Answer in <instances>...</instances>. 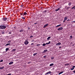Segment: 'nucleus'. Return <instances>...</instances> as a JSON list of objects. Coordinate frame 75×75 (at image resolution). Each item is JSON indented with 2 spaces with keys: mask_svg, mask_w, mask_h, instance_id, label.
<instances>
[{
  "mask_svg": "<svg viewBox=\"0 0 75 75\" xmlns=\"http://www.w3.org/2000/svg\"><path fill=\"white\" fill-rule=\"evenodd\" d=\"M6 26L4 25H0V29H1V30L6 29Z\"/></svg>",
  "mask_w": 75,
  "mask_h": 75,
  "instance_id": "nucleus-1",
  "label": "nucleus"
},
{
  "mask_svg": "<svg viewBox=\"0 0 75 75\" xmlns=\"http://www.w3.org/2000/svg\"><path fill=\"white\" fill-rule=\"evenodd\" d=\"M2 20L4 21H6V20H7V18L6 17H4L3 18Z\"/></svg>",
  "mask_w": 75,
  "mask_h": 75,
  "instance_id": "nucleus-2",
  "label": "nucleus"
},
{
  "mask_svg": "<svg viewBox=\"0 0 75 75\" xmlns=\"http://www.w3.org/2000/svg\"><path fill=\"white\" fill-rule=\"evenodd\" d=\"M63 29L62 27H60L57 29L58 31H60V30H62Z\"/></svg>",
  "mask_w": 75,
  "mask_h": 75,
  "instance_id": "nucleus-3",
  "label": "nucleus"
},
{
  "mask_svg": "<svg viewBox=\"0 0 75 75\" xmlns=\"http://www.w3.org/2000/svg\"><path fill=\"white\" fill-rule=\"evenodd\" d=\"M28 43H29V42H28V41L25 42H24V44H25V45H27Z\"/></svg>",
  "mask_w": 75,
  "mask_h": 75,
  "instance_id": "nucleus-4",
  "label": "nucleus"
},
{
  "mask_svg": "<svg viewBox=\"0 0 75 75\" xmlns=\"http://www.w3.org/2000/svg\"><path fill=\"white\" fill-rule=\"evenodd\" d=\"M48 25V24H46L44 25L43 27V28H45V27H47Z\"/></svg>",
  "mask_w": 75,
  "mask_h": 75,
  "instance_id": "nucleus-5",
  "label": "nucleus"
},
{
  "mask_svg": "<svg viewBox=\"0 0 75 75\" xmlns=\"http://www.w3.org/2000/svg\"><path fill=\"white\" fill-rule=\"evenodd\" d=\"M51 71H49V72H47V73H46L45 74V75H47V74H51Z\"/></svg>",
  "mask_w": 75,
  "mask_h": 75,
  "instance_id": "nucleus-6",
  "label": "nucleus"
},
{
  "mask_svg": "<svg viewBox=\"0 0 75 75\" xmlns=\"http://www.w3.org/2000/svg\"><path fill=\"white\" fill-rule=\"evenodd\" d=\"M27 13H26V12H24L23 16H27Z\"/></svg>",
  "mask_w": 75,
  "mask_h": 75,
  "instance_id": "nucleus-7",
  "label": "nucleus"
},
{
  "mask_svg": "<svg viewBox=\"0 0 75 75\" xmlns=\"http://www.w3.org/2000/svg\"><path fill=\"white\" fill-rule=\"evenodd\" d=\"M47 51H48V50H45L43 51L42 53H45V52H46Z\"/></svg>",
  "mask_w": 75,
  "mask_h": 75,
  "instance_id": "nucleus-8",
  "label": "nucleus"
},
{
  "mask_svg": "<svg viewBox=\"0 0 75 75\" xmlns=\"http://www.w3.org/2000/svg\"><path fill=\"white\" fill-rule=\"evenodd\" d=\"M60 9V8H58L57 9H55V11H58V10H59Z\"/></svg>",
  "mask_w": 75,
  "mask_h": 75,
  "instance_id": "nucleus-9",
  "label": "nucleus"
},
{
  "mask_svg": "<svg viewBox=\"0 0 75 75\" xmlns=\"http://www.w3.org/2000/svg\"><path fill=\"white\" fill-rule=\"evenodd\" d=\"M23 13L24 12H22L21 13H20V14H21V16H23Z\"/></svg>",
  "mask_w": 75,
  "mask_h": 75,
  "instance_id": "nucleus-10",
  "label": "nucleus"
},
{
  "mask_svg": "<svg viewBox=\"0 0 75 75\" xmlns=\"http://www.w3.org/2000/svg\"><path fill=\"white\" fill-rule=\"evenodd\" d=\"M72 4V2H69V6H71Z\"/></svg>",
  "mask_w": 75,
  "mask_h": 75,
  "instance_id": "nucleus-11",
  "label": "nucleus"
},
{
  "mask_svg": "<svg viewBox=\"0 0 75 75\" xmlns=\"http://www.w3.org/2000/svg\"><path fill=\"white\" fill-rule=\"evenodd\" d=\"M16 50V49H13L11 51H12V52H14V51H15Z\"/></svg>",
  "mask_w": 75,
  "mask_h": 75,
  "instance_id": "nucleus-12",
  "label": "nucleus"
},
{
  "mask_svg": "<svg viewBox=\"0 0 75 75\" xmlns=\"http://www.w3.org/2000/svg\"><path fill=\"white\" fill-rule=\"evenodd\" d=\"M23 31H24V30H23L21 29L19 31V32H20V33H21V32H22V33H23Z\"/></svg>",
  "mask_w": 75,
  "mask_h": 75,
  "instance_id": "nucleus-13",
  "label": "nucleus"
},
{
  "mask_svg": "<svg viewBox=\"0 0 75 75\" xmlns=\"http://www.w3.org/2000/svg\"><path fill=\"white\" fill-rule=\"evenodd\" d=\"M64 73V71H62L61 72H59L58 74L59 75H60V74H62V73Z\"/></svg>",
  "mask_w": 75,
  "mask_h": 75,
  "instance_id": "nucleus-14",
  "label": "nucleus"
},
{
  "mask_svg": "<svg viewBox=\"0 0 75 75\" xmlns=\"http://www.w3.org/2000/svg\"><path fill=\"white\" fill-rule=\"evenodd\" d=\"M13 62H11L9 63V65H11V64H13Z\"/></svg>",
  "mask_w": 75,
  "mask_h": 75,
  "instance_id": "nucleus-15",
  "label": "nucleus"
},
{
  "mask_svg": "<svg viewBox=\"0 0 75 75\" xmlns=\"http://www.w3.org/2000/svg\"><path fill=\"white\" fill-rule=\"evenodd\" d=\"M51 43V41L49 42L48 43H46V44H47V45H48V44H50Z\"/></svg>",
  "mask_w": 75,
  "mask_h": 75,
  "instance_id": "nucleus-16",
  "label": "nucleus"
},
{
  "mask_svg": "<svg viewBox=\"0 0 75 75\" xmlns=\"http://www.w3.org/2000/svg\"><path fill=\"white\" fill-rule=\"evenodd\" d=\"M9 50V48H6V52H7V51H8Z\"/></svg>",
  "mask_w": 75,
  "mask_h": 75,
  "instance_id": "nucleus-17",
  "label": "nucleus"
},
{
  "mask_svg": "<svg viewBox=\"0 0 75 75\" xmlns=\"http://www.w3.org/2000/svg\"><path fill=\"white\" fill-rule=\"evenodd\" d=\"M53 65H54V64L52 63V64H50V67H52V66H53Z\"/></svg>",
  "mask_w": 75,
  "mask_h": 75,
  "instance_id": "nucleus-18",
  "label": "nucleus"
},
{
  "mask_svg": "<svg viewBox=\"0 0 75 75\" xmlns=\"http://www.w3.org/2000/svg\"><path fill=\"white\" fill-rule=\"evenodd\" d=\"M51 38V37H49L47 39V40H50Z\"/></svg>",
  "mask_w": 75,
  "mask_h": 75,
  "instance_id": "nucleus-19",
  "label": "nucleus"
},
{
  "mask_svg": "<svg viewBox=\"0 0 75 75\" xmlns=\"http://www.w3.org/2000/svg\"><path fill=\"white\" fill-rule=\"evenodd\" d=\"M47 10H45V11L43 12V13H47Z\"/></svg>",
  "mask_w": 75,
  "mask_h": 75,
  "instance_id": "nucleus-20",
  "label": "nucleus"
},
{
  "mask_svg": "<svg viewBox=\"0 0 75 75\" xmlns=\"http://www.w3.org/2000/svg\"><path fill=\"white\" fill-rule=\"evenodd\" d=\"M61 24H60V25H57L56 27H59V26H61Z\"/></svg>",
  "mask_w": 75,
  "mask_h": 75,
  "instance_id": "nucleus-21",
  "label": "nucleus"
},
{
  "mask_svg": "<svg viewBox=\"0 0 75 75\" xmlns=\"http://www.w3.org/2000/svg\"><path fill=\"white\" fill-rule=\"evenodd\" d=\"M4 68V67H0V69H3V68Z\"/></svg>",
  "mask_w": 75,
  "mask_h": 75,
  "instance_id": "nucleus-22",
  "label": "nucleus"
},
{
  "mask_svg": "<svg viewBox=\"0 0 75 75\" xmlns=\"http://www.w3.org/2000/svg\"><path fill=\"white\" fill-rule=\"evenodd\" d=\"M22 19H23V20H25V17H22Z\"/></svg>",
  "mask_w": 75,
  "mask_h": 75,
  "instance_id": "nucleus-23",
  "label": "nucleus"
},
{
  "mask_svg": "<svg viewBox=\"0 0 75 75\" xmlns=\"http://www.w3.org/2000/svg\"><path fill=\"white\" fill-rule=\"evenodd\" d=\"M67 20V17H65L64 18V20Z\"/></svg>",
  "mask_w": 75,
  "mask_h": 75,
  "instance_id": "nucleus-24",
  "label": "nucleus"
},
{
  "mask_svg": "<svg viewBox=\"0 0 75 75\" xmlns=\"http://www.w3.org/2000/svg\"><path fill=\"white\" fill-rule=\"evenodd\" d=\"M10 45V43H8L5 46H7L8 45Z\"/></svg>",
  "mask_w": 75,
  "mask_h": 75,
  "instance_id": "nucleus-25",
  "label": "nucleus"
},
{
  "mask_svg": "<svg viewBox=\"0 0 75 75\" xmlns=\"http://www.w3.org/2000/svg\"><path fill=\"white\" fill-rule=\"evenodd\" d=\"M69 65V63H67V64H64V65H66V66Z\"/></svg>",
  "mask_w": 75,
  "mask_h": 75,
  "instance_id": "nucleus-26",
  "label": "nucleus"
},
{
  "mask_svg": "<svg viewBox=\"0 0 75 75\" xmlns=\"http://www.w3.org/2000/svg\"><path fill=\"white\" fill-rule=\"evenodd\" d=\"M70 8V7H68L66 8V10H68L69 8Z\"/></svg>",
  "mask_w": 75,
  "mask_h": 75,
  "instance_id": "nucleus-27",
  "label": "nucleus"
},
{
  "mask_svg": "<svg viewBox=\"0 0 75 75\" xmlns=\"http://www.w3.org/2000/svg\"><path fill=\"white\" fill-rule=\"evenodd\" d=\"M37 53H36L33 54V55H34V56H35V55H37Z\"/></svg>",
  "mask_w": 75,
  "mask_h": 75,
  "instance_id": "nucleus-28",
  "label": "nucleus"
},
{
  "mask_svg": "<svg viewBox=\"0 0 75 75\" xmlns=\"http://www.w3.org/2000/svg\"><path fill=\"white\" fill-rule=\"evenodd\" d=\"M46 45V44L45 43H43V44L42 45L43 46H45Z\"/></svg>",
  "mask_w": 75,
  "mask_h": 75,
  "instance_id": "nucleus-29",
  "label": "nucleus"
},
{
  "mask_svg": "<svg viewBox=\"0 0 75 75\" xmlns=\"http://www.w3.org/2000/svg\"><path fill=\"white\" fill-rule=\"evenodd\" d=\"M5 26H6V27H9V26L8 25H7Z\"/></svg>",
  "mask_w": 75,
  "mask_h": 75,
  "instance_id": "nucleus-30",
  "label": "nucleus"
},
{
  "mask_svg": "<svg viewBox=\"0 0 75 75\" xmlns=\"http://www.w3.org/2000/svg\"><path fill=\"white\" fill-rule=\"evenodd\" d=\"M74 8H75L74 6H73V7H72L71 8V10H72L73 9H74Z\"/></svg>",
  "mask_w": 75,
  "mask_h": 75,
  "instance_id": "nucleus-31",
  "label": "nucleus"
},
{
  "mask_svg": "<svg viewBox=\"0 0 75 75\" xmlns=\"http://www.w3.org/2000/svg\"><path fill=\"white\" fill-rule=\"evenodd\" d=\"M73 44V43H72V42H71L70 43V45L71 46V45H72V44Z\"/></svg>",
  "mask_w": 75,
  "mask_h": 75,
  "instance_id": "nucleus-32",
  "label": "nucleus"
},
{
  "mask_svg": "<svg viewBox=\"0 0 75 75\" xmlns=\"http://www.w3.org/2000/svg\"><path fill=\"white\" fill-rule=\"evenodd\" d=\"M22 4V5H21V7H23V6H24V5H23V4Z\"/></svg>",
  "mask_w": 75,
  "mask_h": 75,
  "instance_id": "nucleus-33",
  "label": "nucleus"
},
{
  "mask_svg": "<svg viewBox=\"0 0 75 75\" xmlns=\"http://www.w3.org/2000/svg\"><path fill=\"white\" fill-rule=\"evenodd\" d=\"M70 38H72V36L71 35L70 36Z\"/></svg>",
  "mask_w": 75,
  "mask_h": 75,
  "instance_id": "nucleus-34",
  "label": "nucleus"
},
{
  "mask_svg": "<svg viewBox=\"0 0 75 75\" xmlns=\"http://www.w3.org/2000/svg\"><path fill=\"white\" fill-rule=\"evenodd\" d=\"M11 40H9L8 42L9 43H10V42H11Z\"/></svg>",
  "mask_w": 75,
  "mask_h": 75,
  "instance_id": "nucleus-35",
  "label": "nucleus"
},
{
  "mask_svg": "<svg viewBox=\"0 0 75 75\" xmlns=\"http://www.w3.org/2000/svg\"><path fill=\"white\" fill-rule=\"evenodd\" d=\"M51 58L52 59H54V57H51Z\"/></svg>",
  "mask_w": 75,
  "mask_h": 75,
  "instance_id": "nucleus-36",
  "label": "nucleus"
},
{
  "mask_svg": "<svg viewBox=\"0 0 75 75\" xmlns=\"http://www.w3.org/2000/svg\"><path fill=\"white\" fill-rule=\"evenodd\" d=\"M71 71H72V70H73V69H74V68H71Z\"/></svg>",
  "mask_w": 75,
  "mask_h": 75,
  "instance_id": "nucleus-37",
  "label": "nucleus"
},
{
  "mask_svg": "<svg viewBox=\"0 0 75 75\" xmlns=\"http://www.w3.org/2000/svg\"><path fill=\"white\" fill-rule=\"evenodd\" d=\"M58 44L59 45H61V43H58Z\"/></svg>",
  "mask_w": 75,
  "mask_h": 75,
  "instance_id": "nucleus-38",
  "label": "nucleus"
},
{
  "mask_svg": "<svg viewBox=\"0 0 75 75\" xmlns=\"http://www.w3.org/2000/svg\"><path fill=\"white\" fill-rule=\"evenodd\" d=\"M34 43H33L31 44V45H34Z\"/></svg>",
  "mask_w": 75,
  "mask_h": 75,
  "instance_id": "nucleus-39",
  "label": "nucleus"
},
{
  "mask_svg": "<svg viewBox=\"0 0 75 75\" xmlns=\"http://www.w3.org/2000/svg\"><path fill=\"white\" fill-rule=\"evenodd\" d=\"M32 37H33V36H31L30 37V38H32Z\"/></svg>",
  "mask_w": 75,
  "mask_h": 75,
  "instance_id": "nucleus-40",
  "label": "nucleus"
},
{
  "mask_svg": "<svg viewBox=\"0 0 75 75\" xmlns=\"http://www.w3.org/2000/svg\"><path fill=\"white\" fill-rule=\"evenodd\" d=\"M0 62H2L3 61V60H1V61H0Z\"/></svg>",
  "mask_w": 75,
  "mask_h": 75,
  "instance_id": "nucleus-41",
  "label": "nucleus"
},
{
  "mask_svg": "<svg viewBox=\"0 0 75 75\" xmlns=\"http://www.w3.org/2000/svg\"><path fill=\"white\" fill-rule=\"evenodd\" d=\"M72 68H75V66H74L72 67Z\"/></svg>",
  "mask_w": 75,
  "mask_h": 75,
  "instance_id": "nucleus-42",
  "label": "nucleus"
},
{
  "mask_svg": "<svg viewBox=\"0 0 75 75\" xmlns=\"http://www.w3.org/2000/svg\"><path fill=\"white\" fill-rule=\"evenodd\" d=\"M35 23H34V24H37V22H35Z\"/></svg>",
  "mask_w": 75,
  "mask_h": 75,
  "instance_id": "nucleus-43",
  "label": "nucleus"
},
{
  "mask_svg": "<svg viewBox=\"0 0 75 75\" xmlns=\"http://www.w3.org/2000/svg\"><path fill=\"white\" fill-rule=\"evenodd\" d=\"M13 28H14V30H16V27H14Z\"/></svg>",
  "mask_w": 75,
  "mask_h": 75,
  "instance_id": "nucleus-44",
  "label": "nucleus"
},
{
  "mask_svg": "<svg viewBox=\"0 0 75 75\" xmlns=\"http://www.w3.org/2000/svg\"><path fill=\"white\" fill-rule=\"evenodd\" d=\"M39 45H40V44H38L36 45V46H38Z\"/></svg>",
  "mask_w": 75,
  "mask_h": 75,
  "instance_id": "nucleus-45",
  "label": "nucleus"
},
{
  "mask_svg": "<svg viewBox=\"0 0 75 75\" xmlns=\"http://www.w3.org/2000/svg\"><path fill=\"white\" fill-rule=\"evenodd\" d=\"M28 30H30V27H28Z\"/></svg>",
  "mask_w": 75,
  "mask_h": 75,
  "instance_id": "nucleus-46",
  "label": "nucleus"
},
{
  "mask_svg": "<svg viewBox=\"0 0 75 75\" xmlns=\"http://www.w3.org/2000/svg\"><path fill=\"white\" fill-rule=\"evenodd\" d=\"M8 34H11V32H10L8 33Z\"/></svg>",
  "mask_w": 75,
  "mask_h": 75,
  "instance_id": "nucleus-47",
  "label": "nucleus"
},
{
  "mask_svg": "<svg viewBox=\"0 0 75 75\" xmlns=\"http://www.w3.org/2000/svg\"><path fill=\"white\" fill-rule=\"evenodd\" d=\"M28 63V64H31V62H29Z\"/></svg>",
  "mask_w": 75,
  "mask_h": 75,
  "instance_id": "nucleus-48",
  "label": "nucleus"
},
{
  "mask_svg": "<svg viewBox=\"0 0 75 75\" xmlns=\"http://www.w3.org/2000/svg\"><path fill=\"white\" fill-rule=\"evenodd\" d=\"M2 34H4V32H2Z\"/></svg>",
  "mask_w": 75,
  "mask_h": 75,
  "instance_id": "nucleus-49",
  "label": "nucleus"
},
{
  "mask_svg": "<svg viewBox=\"0 0 75 75\" xmlns=\"http://www.w3.org/2000/svg\"><path fill=\"white\" fill-rule=\"evenodd\" d=\"M56 45H58V43H57L56 44Z\"/></svg>",
  "mask_w": 75,
  "mask_h": 75,
  "instance_id": "nucleus-50",
  "label": "nucleus"
},
{
  "mask_svg": "<svg viewBox=\"0 0 75 75\" xmlns=\"http://www.w3.org/2000/svg\"><path fill=\"white\" fill-rule=\"evenodd\" d=\"M65 20H64L63 21V23H65Z\"/></svg>",
  "mask_w": 75,
  "mask_h": 75,
  "instance_id": "nucleus-51",
  "label": "nucleus"
},
{
  "mask_svg": "<svg viewBox=\"0 0 75 75\" xmlns=\"http://www.w3.org/2000/svg\"><path fill=\"white\" fill-rule=\"evenodd\" d=\"M73 72L74 73H75V70H74V71H73Z\"/></svg>",
  "mask_w": 75,
  "mask_h": 75,
  "instance_id": "nucleus-52",
  "label": "nucleus"
},
{
  "mask_svg": "<svg viewBox=\"0 0 75 75\" xmlns=\"http://www.w3.org/2000/svg\"><path fill=\"white\" fill-rule=\"evenodd\" d=\"M11 75V74H8V75Z\"/></svg>",
  "mask_w": 75,
  "mask_h": 75,
  "instance_id": "nucleus-53",
  "label": "nucleus"
},
{
  "mask_svg": "<svg viewBox=\"0 0 75 75\" xmlns=\"http://www.w3.org/2000/svg\"><path fill=\"white\" fill-rule=\"evenodd\" d=\"M67 6H65V8H67Z\"/></svg>",
  "mask_w": 75,
  "mask_h": 75,
  "instance_id": "nucleus-54",
  "label": "nucleus"
},
{
  "mask_svg": "<svg viewBox=\"0 0 75 75\" xmlns=\"http://www.w3.org/2000/svg\"><path fill=\"white\" fill-rule=\"evenodd\" d=\"M45 0V1H48V0Z\"/></svg>",
  "mask_w": 75,
  "mask_h": 75,
  "instance_id": "nucleus-55",
  "label": "nucleus"
},
{
  "mask_svg": "<svg viewBox=\"0 0 75 75\" xmlns=\"http://www.w3.org/2000/svg\"><path fill=\"white\" fill-rule=\"evenodd\" d=\"M61 48V46L59 47V48Z\"/></svg>",
  "mask_w": 75,
  "mask_h": 75,
  "instance_id": "nucleus-56",
  "label": "nucleus"
},
{
  "mask_svg": "<svg viewBox=\"0 0 75 75\" xmlns=\"http://www.w3.org/2000/svg\"><path fill=\"white\" fill-rule=\"evenodd\" d=\"M72 45V46H74V44L73 45Z\"/></svg>",
  "mask_w": 75,
  "mask_h": 75,
  "instance_id": "nucleus-57",
  "label": "nucleus"
},
{
  "mask_svg": "<svg viewBox=\"0 0 75 75\" xmlns=\"http://www.w3.org/2000/svg\"><path fill=\"white\" fill-rule=\"evenodd\" d=\"M67 21H69V19H68Z\"/></svg>",
  "mask_w": 75,
  "mask_h": 75,
  "instance_id": "nucleus-58",
  "label": "nucleus"
},
{
  "mask_svg": "<svg viewBox=\"0 0 75 75\" xmlns=\"http://www.w3.org/2000/svg\"><path fill=\"white\" fill-rule=\"evenodd\" d=\"M44 58H45V57H44Z\"/></svg>",
  "mask_w": 75,
  "mask_h": 75,
  "instance_id": "nucleus-59",
  "label": "nucleus"
},
{
  "mask_svg": "<svg viewBox=\"0 0 75 75\" xmlns=\"http://www.w3.org/2000/svg\"><path fill=\"white\" fill-rule=\"evenodd\" d=\"M44 57H46V56H45Z\"/></svg>",
  "mask_w": 75,
  "mask_h": 75,
  "instance_id": "nucleus-60",
  "label": "nucleus"
},
{
  "mask_svg": "<svg viewBox=\"0 0 75 75\" xmlns=\"http://www.w3.org/2000/svg\"><path fill=\"white\" fill-rule=\"evenodd\" d=\"M74 10H75V8H74Z\"/></svg>",
  "mask_w": 75,
  "mask_h": 75,
  "instance_id": "nucleus-61",
  "label": "nucleus"
},
{
  "mask_svg": "<svg viewBox=\"0 0 75 75\" xmlns=\"http://www.w3.org/2000/svg\"><path fill=\"white\" fill-rule=\"evenodd\" d=\"M74 7L75 8V5L74 6Z\"/></svg>",
  "mask_w": 75,
  "mask_h": 75,
  "instance_id": "nucleus-62",
  "label": "nucleus"
},
{
  "mask_svg": "<svg viewBox=\"0 0 75 75\" xmlns=\"http://www.w3.org/2000/svg\"><path fill=\"white\" fill-rule=\"evenodd\" d=\"M59 8H61V7H60Z\"/></svg>",
  "mask_w": 75,
  "mask_h": 75,
  "instance_id": "nucleus-63",
  "label": "nucleus"
}]
</instances>
